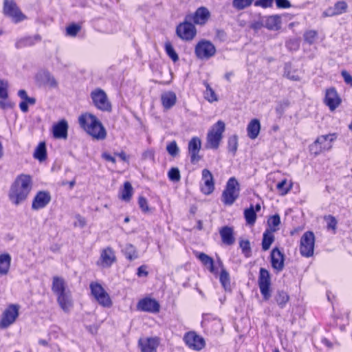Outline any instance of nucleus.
I'll return each instance as SVG.
<instances>
[{
    "mask_svg": "<svg viewBox=\"0 0 352 352\" xmlns=\"http://www.w3.org/2000/svg\"><path fill=\"white\" fill-rule=\"evenodd\" d=\"M32 187V178L30 175H18L8 191V196L10 201L16 206L23 204L27 200Z\"/></svg>",
    "mask_w": 352,
    "mask_h": 352,
    "instance_id": "f257e3e1",
    "label": "nucleus"
},
{
    "mask_svg": "<svg viewBox=\"0 0 352 352\" xmlns=\"http://www.w3.org/2000/svg\"><path fill=\"white\" fill-rule=\"evenodd\" d=\"M80 127L93 138L102 140L107 137V131L101 122L96 116L90 113H85L78 117Z\"/></svg>",
    "mask_w": 352,
    "mask_h": 352,
    "instance_id": "f03ea898",
    "label": "nucleus"
},
{
    "mask_svg": "<svg viewBox=\"0 0 352 352\" xmlns=\"http://www.w3.org/2000/svg\"><path fill=\"white\" fill-rule=\"evenodd\" d=\"M240 185L235 177H230L221 195V201L226 206L232 205L239 198Z\"/></svg>",
    "mask_w": 352,
    "mask_h": 352,
    "instance_id": "7ed1b4c3",
    "label": "nucleus"
},
{
    "mask_svg": "<svg viewBox=\"0 0 352 352\" xmlns=\"http://www.w3.org/2000/svg\"><path fill=\"white\" fill-rule=\"evenodd\" d=\"M225 131V123L219 120L209 130L207 138L206 147L207 148L217 149L223 138V133Z\"/></svg>",
    "mask_w": 352,
    "mask_h": 352,
    "instance_id": "20e7f679",
    "label": "nucleus"
},
{
    "mask_svg": "<svg viewBox=\"0 0 352 352\" xmlns=\"http://www.w3.org/2000/svg\"><path fill=\"white\" fill-rule=\"evenodd\" d=\"M336 139L335 133L318 136L309 146L311 153L316 156L325 151H329L332 148V143Z\"/></svg>",
    "mask_w": 352,
    "mask_h": 352,
    "instance_id": "39448f33",
    "label": "nucleus"
},
{
    "mask_svg": "<svg viewBox=\"0 0 352 352\" xmlns=\"http://www.w3.org/2000/svg\"><path fill=\"white\" fill-rule=\"evenodd\" d=\"M89 287L91 295L100 305L107 308H109L112 306L113 302L109 294L100 283L91 282L89 285Z\"/></svg>",
    "mask_w": 352,
    "mask_h": 352,
    "instance_id": "423d86ee",
    "label": "nucleus"
},
{
    "mask_svg": "<svg viewBox=\"0 0 352 352\" xmlns=\"http://www.w3.org/2000/svg\"><path fill=\"white\" fill-rule=\"evenodd\" d=\"M20 306L10 304L3 311L0 320V329H7L15 322L19 315Z\"/></svg>",
    "mask_w": 352,
    "mask_h": 352,
    "instance_id": "0eeeda50",
    "label": "nucleus"
},
{
    "mask_svg": "<svg viewBox=\"0 0 352 352\" xmlns=\"http://www.w3.org/2000/svg\"><path fill=\"white\" fill-rule=\"evenodd\" d=\"M90 96L94 106L98 109L107 112L111 111V104L104 90L100 88L96 89L91 92Z\"/></svg>",
    "mask_w": 352,
    "mask_h": 352,
    "instance_id": "6e6552de",
    "label": "nucleus"
},
{
    "mask_svg": "<svg viewBox=\"0 0 352 352\" xmlns=\"http://www.w3.org/2000/svg\"><path fill=\"white\" fill-rule=\"evenodd\" d=\"M215 46L207 40H201L197 43L195 47L196 56L201 60H208L216 54Z\"/></svg>",
    "mask_w": 352,
    "mask_h": 352,
    "instance_id": "1a4fd4ad",
    "label": "nucleus"
},
{
    "mask_svg": "<svg viewBox=\"0 0 352 352\" xmlns=\"http://www.w3.org/2000/svg\"><path fill=\"white\" fill-rule=\"evenodd\" d=\"M315 236L312 232H306L300 239V252L302 256L310 257L314 254Z\"/></svg>",
    "mask_w": 352,
    "mask_h": 352,
    "instance_id": "9d476101",
    "label": "nucleus"
},
{
    "mask_svg": "<svg viewBox=\"0 0 352 352\" xmlns=\"http://www.w3.org/2000/svg\"><path fill=\"white\" fill-rule=\"evenodd\" d=\"M258 284L264 300H269L271 296V280L269 272L265 268L260 269Z\"/></svg>",
    "mask_w": 352,
    "mask_h": 352,
    "instance_id": "9b49d317",
    "label": "nucleus"
},
{
    "mask_svg": "<svg viewBox=\"0 0 352 352\" xmlns=\"http://www.w3.org/2000/svg\"><path fill=\"white\" fill-rule=\"evenodd\" d=\"M3 12L15 23L21 22L26 18L13 1L4 0Z\"/></svg>",
    "mask_w": 352,
    "mask_h": 352,
    "instance_id": "f8f14e48",
    "label": "nucleus"
},
{
    "mask_svg": "<svg viewBox=\"0 0 352 352\" xmlns=\"http://www.w3.org/2000/svg\"><path fill=\"white\" fill-rule=\"evenodd\" d=\"M116 261L114 250L111 247H107L100 252L97 265L103 268L110 267Z\"/></svg>",
    "mask_w": 352,
    "mask_h": 352,
    "instance_id": "ddd939ff",
    "label": "nucleus"
},
{
    "mask_svg": "<svg viewBox=\"0 0 352 352\" xmlns=\"http://www.w3.org/2000/svg\"><path fill=\"white\" fill-rule=\"evenodd\" d=\"M184 340L189 348L196 351H200L205 346L204 339L193 331L186 333Z\"/></svg>",
    "mask_w": 352,
    "mask_h": 352,
    "instance_id": "4468645a",
    "label": "nucleus"
},
{
    "mask_svg": "<svg viewBox=\"0 0 352 352\" xmlns=\"http://www.w3.org/2000/svg\"><path fill=\"white\" fill-rule=\"evenodd\" d=\"M160 308L159 302L156 300L148 297L141 299L137 305L138 310L149 313H158Z\"/></svg>",
    "mask_w": 352,
    "mask_h": 352,
    "instance_id": "2eb2a0df",
    "label": "nucleus"
},
{
    "mask_svg": "<svg viewBox=\"0 0 352 352\" xmlns=\"http://www.w3.org/2000/svg\"><path fill=\"white\" fill-rule=\"evenodd\" d=\"M177 34L183 40H192L196 35V29L193 24L184 22L177 28Z\"/></svg>",
    "mask_w": 352,
    "mask_h": 352,
    "instance_id": "dca6fc26",
    "label": "nucleus"
},
{
    "mask_svg": "<svg viewBox=\"0 0 352 352\" xmlns=\"http://www.w3.org/2000/svg\"><path fill=\"white\" fill-rule=\"evenodd\" d=\"M201 147V140L197 137H193L188 142V149L192 164L197 163L201 159L199 155Z\"/></svg>",
    "mask_w": 352,
    "mask_h": 352,
    "instance_id": "f3484780",
    "label": "nucleus"
},
{
    "mask_svg": "<svg viewBox=\"0 0 352 352\" xmlns=\"http://www.w3.org/2000/svg\"><path fill=\"white\" fill-rule=\"evenodd\" d=\"M51 201V195L47 191H39L32 200V208L37 210L45 208Z\"/></svg>",
    "mask_w": 352,
    "mask_h": 352,
    "instance_id": "a211bd4d",
    "label": "nucleus"
},
{
    "mask_svg": "<svg viewBox=\"0 0 352 352\" xmlns=\"http://www.w3.org/2000/svg\"><path fill=\"white\" fill-rule=\"evenodd\" d=\"M204 184L201 187V192L205 195L211 194L214 190V182L211 172L205 168L201 173Z\"/></svg>",
    "mask_w": 352,
    "mask_h": 352,
    "instance_id": "6ab92c4d",
    "label": "nucleus"
},
{
    "mask_svg": "<svg viewBox=\"0 0 352 352\" xmlns=\"http://www.w3.org/2000/svg\"><path fill=\"white\" fill-rule=\"evenodd\" d=\"M138 344L142 352H157L160 340L156 337L140 338Z\"/></svg>",
    "mask_w": 352,
    "mask_h": 352,
    "instance_id": "aec40b11",
    "label": "nucleus"
},
{
    "mask_svg": "<svg viewBox=\"0 0 352 352\" xmlns=\"http://www.w3.org/2000/svg\"><path fill=\"white\" fill-rule=\"evenodd\" d=\"M341 99L338 95L334 88L328 89L326 91L324 103L329 107V109L334 111L340 104Z\"/></svg>",
    "mask_w": 352,
    "mask_h": 352,
    "instance_id": "412c9836",
    "label": "nucleus"
},
{
    "mask_svg": "<svg viewBox=\"0 0 352 352\" xmlns=\"http://www.w3.org/2000/svg\"><path fill=\"white\" fill-rule=\"evenodd\" d=\"M270 256L273 269L277 272H281L284 268V254L278 248H275L272 250Z\"/></svg>",
    "mask_w": 352,
    "mask_h": 352,
    "instance_id": "4be33fe9",
    "label": "nucleus"
},
{
    "mask_svg": "<svg viewBox=\"0 0 352 352\" xmlns=\"http://www.w3.org/2000/svg\"><path fill=\"white\" fill-rule=\"evenodd\" d=\"M68 128V123L65 120H60L53 126L52 132L54 137L57 139L66 140Z\"/></svg>",
    "mask_w": 352,
    "mask_h": 352,
    "instance_id": "5701e85b",
    "label": "nucleus"
},
{
    "mask_svg": "<svg viewBox=\"0 0 352 352\" xmlns=\"http://www.w3.org/2000/svg\"><path fill=\"white\" fill-rule=\"evenodd\" d=\"M57 302L60 308L65 312H69L73 307L74 303L70 292H67L57 296Z\"/></svg>",
    "mask_w": 352,
    "mask_h": 352,
    "instance_id": "b1692460",
    "label": "nucleus"
},
{
    "mask_svg": "<svg viewBox=\"0 0 352 352\" xmlns=\"http://www.w3.org/2000/svg\"><path fill=\"white\" fill-rule=\"evenodd\" d=\"M36 78L41 84L50 88H56L58 86V82L48 72H39L37 74Z\"/></svg>",
    "mask_w": 352,
    "mask_h": 352,
    "instance_id": "393cba45",
    "label": "nucleus"
},
{
    "mask_svg": "<svg viewBox=\"0 0 352 352\" xmlns=\"http://www.w3.org/2000/svg\"><path fill=\"white\" fill-rule=\"evenodd\" d=\"M210 15V12L206 8L201 7L195 12L192 20L196 24L204 25L208 20Z\"/></svg>",
    "mask_w": 352,
    "mask_h": 352,
    "instance_id": "a878e982",
    "label": "nucleus"
},
{
    "mask_svg": "<svg viewBox=\"0 0 352 352\" xmlns=\"http://www.w3.org/2000/svg\"><path fill=\"white\" fill-rule=\"evenodd\" d=\"M265 27L270 30H278L280 28L281 19L278 15L264 17Z\"/></svg>",
    "mask_w": 352,
    "mask_h": 352,
    "instance_id": "bb28decb",
    "label": "nucleus"
},
{
    "mask_svg": "<svg viewBox=\"0 0 352 352\" xmlns=\"http://www.w3.org/2000/svg\"><path fill=\"white\" fill-rule=\"evenodd\" d=\"M41 40V37L39 34H36L34 36H29L22 38L19 39L16 43L15 46L16 48H23L28 46H31L34 45L36 43L40 41Z\"/></svg>",
    "mask_w": 352,
    "mask_h": 352,
    "instance_id": "cd10ccee",
    "label": "nucleus"
},
{
    "mask_svg": "<svg viewBox=\"0 0 352 352\" xmlns=\"http://www.w3.org/2000/svg\"><path fill=\"white\" fill-rule=\"evenodd\" d=\"M260 130V121L256 118L252 120L247 126V132L248 137L252 140L256 139L259 134Z\"/></svg>",
    "mask_w": 352,
    "mask_h": 352,
    "instance_id": "c85d7f7f",
    "label": "nucleus"
},
{
    "mask_svg": "<svg viewBox=\"0 0 352 352\" xmlns=\"http://www.w3.org/2000/svg\"><path fill=\"white\" fill-rule=\"evenodd\" d=\"M196 256L211 273L214 274H217V271L214 266V260L212 257L203 252H197L196 254Z\"/></svg>",
    "mask_w": 352,
    "mask_h": 352,
    "instance_id": "c756f323",
    "label": "nucleus"
},
{
    "mask_svg": "<svg viewBox=\"0 0 352 352\" xmlns=\"http://www.w3.org/2000/svg\"><path fill=\"white\" fill-rule=\"evenodd\" d=\"M161 100L163 107L165 109H168L175 104L177 96L173 91L164 92L161 96Z\"/></svg>",
    "mask_w": 352,
    "mask_h": 352,
    "instance_id": "7c9ffc66",
    "label": "nucleus"
},
{
    "mask_svg": "<svg viewBox=\"0 0 352 352\" xmlns=\"http://www.w3.org/2000/svg\"><path fill=\"white\" fill-rule=\"evenodd\" d=\"M52 290L56 296L67 292L64 279L58 276H54L52 280Z\"/></svg>",
    "mask_w": 352,
    "mask_h": 352,
    "instance_id": "2f4dec72",
    "label": "nucleus"
},
{
    "mask_svg": "<svg viewBox=\"0 0 352 352\" xmlns=\"http://www.w3.org/2000/svg\"><path fill=\"white\" fill-rule=\"evenodd\" d=\"M11 260L12 258L9 254L5 253L0 255V276L6 275L8 273Z\"/></svg>",
    "mask_w": 352,
    "mask_h": 352,
    "instance_id": "473e14b6",
    "label": "nucleus"
},
{
    "mask_svg": "<svg viewBox=\"0 0 352 352\" xmlns=\"http://www.w3.org/2000/svg\"><path fill=\"white\" fill-rule=\"evenodd\" d=\"M219 266L221 268V273L219 275V280L223 286V287L225 289V290H230V274L227 272V270L223 267V263L221 260L218 261Z\"/></svg>",
    "mask_w": 352,
    "mask_h": 352,
    "instance_id": "72a5a7b5",
    "label": "nucleus"
},
{
    "mask_svg": "<svg viewBox=\"0 0 352 352\" xmlns=\"http://www.w3.org/2000/svg\"><path fill=\"white\" fill-rule=\"evenodd\" d=\"M222 241L226 245H232L234 243L233 230L231 228L226 226L220 230Z\"/></svg>",
    "mask_w": 352,
    "mask_h": 352,
    "instance_id": "f704fd0d",
    "label": "nucleus"
},
{
    "mask_svg": "<svg viewBox=\"0 0 352 352\" xmlns=\"http://www.w3.org/2000/svg\"><path fill=\"white\" fill-rule=\"evenodd\" d=\"M122 252L126 258L129 261H133L138 258V253L135 247L131 243L126 244Z\"/></svg>",
    "mask_w": 352,
    "mask_h": 352,
    "instance_id": "c9c22d12",
    "label": "nucleus"
},
{
    "mask_svg": "<svg viewBox=\"0 0 352 352\" xmlns=\"http://www.w3.org/2000/svg\"><path fill=\"white\" fill-rule=\"evenodd\" d=\"M34 157L40 162L47 157L46 146L45 142H40L34 153Z\"/></svg>",
    "mask_w": 352,
    "mask_h": 352,
    "instance_id": "e433bc0d",
    "label": "nucleus"
},
{
    "mask_svg": "<svg viewBox=\"0 0 352 352\" xmlns=\"http://www.w3.org/2000/svg\"><path fill=\"white\" fill-rule=\"evenodd\" d=\"M273 232L266 230L263 233V241H262V248L264 251L269 250L271 245L274 241V236L272 234Z\"/></svg>",
    "mask_w": 352,
    "mask_h": 352,
    "instance_id": "4c0bfd02",
    "label": "nucleus"
},
{
    "mask_svg": "<svg viewBox=\"0 0 352 352\" xmlns=\"http://www.w3.org/2000/svg\"><path fill=\"white\" fill-rule=\"evenodd\" d=\"M275 300L280 308H283L289 300V296L286 292L278 290L275 295Z\"/></svg>",
    "mask_w": 352,
    "mask_h": 352,
    "instance_id": "58836bf2",
    "label": "nucleus"
},
{
    "mask_svg": "<svg viewBox=\"0 0 352 352\" xmlns=\"http://www.w3.org/2000/svg\"><path fill=\"white\" fill-rule=\"evenodd\" d=\"M244 217L248 224H254L256 219V214L252 205L244 210Z\"/></svg>",
    "mask_w": 352,
    "mask_h": 352,
    "instance_id": "ea45409f",
    "label": "nucleus"
},
{
    "mask_svg": "<svg viewBox=\"0 0 352 352\" xmlns=\"http://www.w3.org/2000/svg\"><path fill=\"white\" fill-rule=\"evenodd\" d=\"M206 86V91L204 92V98L209 102H213L218 100V98L214 91L212 89V87L209 85L208 83H204Z\"/></svg>",
    "mask_w": 352,
    "mask_h": 352,
    "instance_id": "a19ab883",
    "label": "nucleus"
},
{
    "mask_svg": "<svg viewBox=\"0 0 352 352\" xmlns=\"http://www.w3.org/2000/svg\"><path fill=\"white\" fill-rule=\"evenodd\" d=\"M133 193V188L131 184L129 182H126L124 184V188L121 192V198L124 201H129Z\"/></svg>",
    "mask_w": 352,
    "mask_h": 352,
    "instance_id": "79ce46f5",
    "label": "nucleus"
},
{
    "mask_svg": "<svg viewBox=\"0 0 352 352\" xmlns=\"http://www.w3.org/2000/svg\"><path fill=\"white\" fill-rule=\"evenodd\" d=\"M268 226L271 232H276L278 230V226L280 223V219L278 214H274L270 217L267 221Z\"/></svg>",
    "mask_w": 352,
    "mask_h": 352,
    "instance_id": "37998d69",
    "label": "nucleus"
},
{
    "mask_svg": "<svg viewBox=\"0 0 352 352\" xmlns=\"http://www.w3.org/2000/svg\"><path fill=\"white\" fill-rule=\"evenodd\" d=\"M254 0H233L232 6L237 10H242L251 6Z\"/></svg>",
    "mask_w": 352,
    "mask_h": 352,
    "instance_id": "c03bdc74",
    "label": "nucleus"
},
{
    "mask_svg": "<svg viewBox=\"0 0 352 352\" xmlns=\"http://www.w3.org/2000/svg\"><path fill=\"white\" fill-rule=\"evenodd\" d=\"M165 50L168 56L172 59L173 62L178 60L179 57L176 52L175 51L173 45L170 43L166 42L165 43Z\"/></svg>",
    "mask_w": 352,
    "mask_h": 352,
    "instance_id": "a18cd8bd",
    "label": "nucleus"
},
{
    "mask_svg": "<svg viewBox=\"0 0 352 352\" xmlns=\"http://www.w3.org/2000/svg\"><path fill=\"white\" fill-rule=\"evenodd\" d=\"M168 179L172 182H179L181 179V175L178 168H171L168 173Z\"/></svg>",
    "mask_w": 352,
    "mask_h": 352,
    "instance_id": "49530a36",
    "label": "nucleus"
},
{
    "mask_svg": "<svg viewBox=\"0 0 352 352\" xmlns=\"http://www.w3.org/2000/svg\"><path fill=\"white\" fill-rule=\"evenodd\" d=\"M81 27L78 24H71L66 28V34L69 36L74 37L80 30Z\"/></svg>",
    "mask_w": 352,
    "mask_h": 352,
    "instance_id": "de8ad7c7",
    "label": "nucleus"
},
{
    "mask_svg": "<svg viewBox=\"0 0 352 352\" xmlns=\"http://www.w3.org/2000/svg\"><path fill=\"white\" fill-rule=\"evenodd\" d=\"M228 148L229 151L236 153L238 148V139L236 135H233L228 139Z\"/></svg>",
    "mask_w": 352,
    "mask_h": 352,
    "instance_id": "09e8293b",
    "label": "nucleus"
},
{
    "mask_svg": "<svg viewBox=\"0 0 352 352\" xmlns=\"http://www.w3.org/2000/svg\"><path fill=\"white\" fill-rule=\"evenodd\" d=\"M166 151L173 157H175L179 153V147L175 141L169 143L166 146Z\"/></svg>",
    "mask_w": 352,
    "mask_h": 352,
    "instance_id": "8fccbe9b",
    "label": "nucleus"
},
{
    "mask_svg": "<svg viewBox=\"0 0 352 352\" xmlns=\"http://www.w3.org/2000/svg\"><path fill=\"white\" fill-rule=\"evenodd\" d=\"M317 36V32L315 30H309L304 34V39L309 45L314 43Z\"/></svg>",
    "mask_w": 352,
    "mask_h": 352,
    "instance_id": "3c124183",
    "label": "nucleus"
},
{
    "mask_svg": "<svg viewBox=\"0 0 352 352\" xmlns=\"http://www.w3.org/2000/svg\"><path fill=\"white\" fill-rule=\"evenodd\" d=\"M333 8L337 15H338L346 12L347 4L344 1H338L334 5Z\"/></svg>",
    "mask_w": 352,
    "mask_h": 352,
    "instance_id": "603ef678",
    "label": "nucleus"
},
{
    "mask_svg": "<svg viewBox=\"0 0 352 352\" xmlns=\"http://www.w3.org/2000/svg\"><path fill=\"white\" fill-rule=\"evenodd\" d=\"M8 87L7 81L0 79V98L6 99L8 98Z\"/></svg>",
    "mask_w": 352,
    "mask_h": 352,
    "instance_id": "864d4df0",
    "label": "nucleus"
},
{
    "mask_svg": "<svg viewBox=\"0 0 352 352\" xmlns=\"http://www.w3.org/2000/svg\"><path fill=\"white\" fill-rule=\"evenodd\" d=\"M324 220L327 223V228L335 231L338 223L336 218L331 215H328L324 217Z\"/></svg>",
    "mask_w": 352,
    "mask_h": 352,
    "instance_id": "5fc2aeb1",
    "label": "nucleus"
},
{
    "mask_svg": "<svg viewBox=\"0 0 352 352\" xmlns=\"http://www.w3.org/2000/svg\"><path fill=\"white\" fill-rule=\"evenodd\" d=\"M240 247L242 250L243 253L245 255L246 257H249L251 252V248L250 241L248 240L241 241L240 242Z\"/></svg>",
    "mask_w": 352,
    "mask_h": 352,
    "instance_id": "6e6d98bb",
    "label": "nucleus"
},
{
    "mask_svg": "<svg viewBox=\"0 0 352 352\" xmlns=\"http://www.w3.org/2000/svg\"><path fill=\"white\" fill-rule=\"evenodd\" d=\"M18 96L23 100H26L31 105L34 104L36 100L34 98H30L28 96L26 91L24 89H21L18 92Z\"/></svg>",
    "mask_w": 352,
    "mask_h": 352,
    "instance_id": "4d7b16f0",
    "label": "nucleus"
},
{
    "mask_svg": "<svg viewBox=\"0 0 352 352\" xmlns=\"http://www.w3.org/2000/svg\"><path fill=\"white\" fill-rule=\"evenodd\" d=\"M273 1L274 0H257L254 2V6L263 8H270L273 4Z\"/></svg>",
    "mask_w": 352,
    "mask_h": 352,
    "instance_id": "13d9d810",
    "label": "nucleus"
},
{
    "mask_svg": "<svg viewBox=\"0 0 352 352\" xmlns=\"http://www.w3.org/2000/svg\"><path fill=\"white\" fill-rule=\"evenodd\" d=\"M138 204L140 208L142 209L143 212H147L150 210L148 205V201L146 198L140 197L138 200Z\"/></svg>",
    "mask_w": 352,
    "mask_h": 352,
    "instance_id": "bf43d9fd",
    "label": "nucleus"
},
{
    "mask_svg": "<svg viewBox=\"0 0 352 352\" xmlns=\"http://www.w3.org/2000/svg\"><path fill=\"white\" fill-rule=\"evenodd\" d=\"M142 158L144 160H149L153 162L155 159L154 151L152 149H148L145 151L142 155Z\"/></svg>",
    "mask_w": 352,
    "mask_h": 352,
    "instance_id": "052dcab7",
    "label": "nucleus"
},
{
    "mask_svg": "<svg viewBox=\"0 0 352 352\" xmlns=\"http://www.w3.org/2000/svg\"><path fill=\"white\" fill-rule=\"evenodd\" d=\"M263 27H265L264 17L257 21H254L251 25V28L256 31L260 30Z\"/></svg>",
    "mask_w": 352,
    "mask_h": 352,
    "instance_id": "680f3d73",
    "label": "nucleus"
},
{
    "mask_svg": "<svg viewBox=\"0 0 352 352\" xmlns=\"http://www.w3.org/2000/svg\"><path fill=\"white\" fill-rule=\"evenodd\" d=\"M276 4L278 8H288L291 7V3L288 0H276Z\"/></svg>",
    "mask_w": 352,
    "mask_h": 352,
    "instance_id": "e2e57ef3",
    "label": "nucleus"
},
{
    "mask_svg": "<svg viewBox=\"0 0 352 352\" xmlns=\"http://www.w3.org/2000/svg\"><path fill=\"white\" fill-rule=\"evenodd\" d=\"M341 75L344 78V82L352 86V76L349 74V73L345 70L342 71Z\"/></svg>",
    "mask_w": 352,
    "mask_h": 352,
    "instance_id": "0e129e2a",
    "label": "nucleus"
},
{
    "mask_svg": "<svg viewBox=\"0 0 352 352\" xmlns=\"http://www.w3.org/2000/svg\"><path fill=\"white\" fill-rule=\"evenodd\" d=\"M148 272L146 271V265H141L138 269L137 275L139 277L142 276H148Z\"/></svg>",
    "mask_w": 352,
    "mask_h": 352,
    "instance_id": "69168bd1",
    "label": "nucleus"
},
{
    "mask_svg": "<svg viewBox=\"0 0 352 352\" xmlns=\"http://www.w3.org/2000/svg\"><path fill=\"white\" fill-rule=\"evenodd\" d=\"M286 184H287V181H286V179H284V180L281 181L280 182L278 183L276 185L277 188L280 190H282L284 194L287 193L289 190L288 188H285V186L286 185Z\"/></svg>",
    "mask_w": 352,
    "mask_h": 352,
    "instance_id": "338daca9",
    "label": "nucleus"
},
{
    "mask_svg": "<svg viewBox=\"0 0 352 352\" xmlns=\"http://www.w3.org/2000/svg\"><path fill=\"white\" fill-rule=\"evenodd\" d=\"M101 157L104 160L111 162L113 164H116V162L115 157L111 156L109 153H108L107 152L102 153Z\"/></svg>",
    "mask_w": 352,
    "mask_h": 352,
    "instance_id": "774afa93",
    "label": "nucleus"
}]
</instances>
